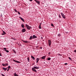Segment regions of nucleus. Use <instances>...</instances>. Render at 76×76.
<instances>
[{
  "mask_svg": "<svg viewBox=\"0 0 76 76\" xmlns=\"http://www.w3.org/2000/svg\"><path fill=\"white\" fill-rule=\"evenodd\" d=\"M37 3H38V4H39V3H40V2H39V1H38V2H37Z\"/></svg>",
  "mask_w": 76,
  "mask_h": 76,
  "instance_id": "cd10ccee",
  "label": "nucleus"
},
{
  "mask_svg": "<svg viewBox=\"0 0 76 76\" xmlns=\"http://www.w3.org/2000/svg\"><path fill=\"white\" fill-rule=\"evenodd\" d=\"M40 48H41V49H42V47H40Z\"/></svg>",
  "mask_w": 76,
  "mask_h": 76,
  "instance_id": "79ce46f5",
  "label": "nucleus"
},
{
  "mask_svg": "<svg viewBox=\"0 0 76 76\" xmlns=\"http://www.w3.org/2000/svg\"><path fill=\"white\" fill-rule=\"evenodd\" d=\"M21 31L22 32H25L26 31V29H25V28H23L22 30Z\"/></svg>",
  "mask_w": 76,
  "mask_h": 76,
  "instance_id": "423d86ee",
  "label": "nucleus"
},
{
  "mask_svg": "<svg viewBox=\"0 0 76 76\" xmlns=\"http://www.w3.org/2000/svg\"><path fill=\"white\" fill-rule=\"evenodd\" d=\"M14 75L15 76H17V74H16V73H15L14 74Z\"/></svg>",
  "mask_w": 76,
  "mask_h": 76,
  "instance_id": "a211bd4d",
  "label": "nucleus"
},
{
  "mask_svg": "<svg viewBox=\"0 0 76 76\" xmlns=\"http://www.w3.org/2000/svg\"><path fill=\"white\" fill-rule=\"evenodd\" d=\"M9 70V69H7V72H8Z\"/></svg>",
  "mask_w": 76,
  "mask_h": 76,
  "instance_id": "e433bc0d",
  "label": "nucleus"
},
{
  "mask_svg": "<svg viewBox=\"0 0 76 76\" xmlns=\"http://www.w3.org/2000/svg\"><path fill=\"white\" fill-rule=\"evenodd\" d=\"M20 19L22 20V21H23V22H24V19H23L22 18H21V17H19Z\"/></svg>",
  "mask_w": 76,
  "mask_h": 76,
  "instance_id": "ddd939ff",
  "label": "nucleus"
},
{
  "mask_svg": "<svg viewBox=\"0 0 76 76\" xmlns=\"http://www.w3.org/2000/svg\"><path fill=\"white\" fill-rule=\"evenodd\" d=\"M74 52H75V53H76V50H74Z\"/></svg>",
  "mask_w": 76,
  "mask_h": 76,
  "instance_id": "4c0bfd02",
  "label": "nucleus"
},
{
  "mask_svg": "<svg viewBox=\"0 0 76 76\" xmlns=\"http://www.w3.org/2000/svg\"><path fill=\"white\" fill-rule=\"evenodd\" d=\"M26 27L27 28V29L28 30H30V29L31 28V27L29 25L27 24L26 25Z\"/></svg>",
  "mask_w": 76,
  "mask_h": 76,
  "instance_id": "f03ea898",
  "label": "nucleus"
},
{
  "mask_svg": "<svg viewBox=\"0 0 76 76\" xmlns=\"http://www.w3.org/2000/svg\"><path fill=\"white\" fill-rule=\"evenodd\" d=\"M31 58H32L34 60H35V57L32 56H31Z\"/></svg>",
  "mask_w": 76,
  "mask_h": 76,
  "instance_id": "f8f14e48",
  "label": "nucleus"
},
{
  "mask_svg": "<svg viewBox=\"0 0 76 76\" xmlns=\"http://www.w3.org/2000/svg\"><path fill=\"white\" fill-rule=\"evenodd\" d=\"M51 26H54V25H53V23H52L51 24Z\"/></svg>",
  "mask_w": 76,
  "mask_h": 76,
  "instance_id": "c85d7f7f",
  "label": "nucleus"
},
{
  "mask_svg": "<svg viewBox=\"0 0 76 76\" xmlns=\"http://www.w3.org/2000/svg\"><path fill=\"white\" fill-rule=\"evenodd\" d=\"M14 11H15V12H17V10H16V9H14Z\"/></svg>",
  "mask_w": 76,
  "mask_h": 76,
  "instance_id": "a878e982",
  "label": "nucleus"
},
{
  "mask_svg": "<svg viewBox=\"0 0 76 76\" xmlns=\"http://www.w3.org/2000/svg\"><path fill=\"white\" fill-rule=\"evenodd\" d=\"M22 41H23V42H25V43H28V42L27 41H24L23 40H22Z\"/></svg>",
  "mask_w": 76,
  "mask_h": 76,
  "instance_id": "1a4fd4ad",
  "label": "nucleus"
},
{
  "mask_svg": "<svg viewBox=\"0 0 76 76\" xmlns=\"http://www.w3.org/2000/svg\"><path fill=\"white\" fill-rule=\"evenodd\" d=\"M69 58L70 60H72V59H71V58H70V57H69Z\"/></svg>",
  "mask_w": 76,
  "mask_h": 76,
  "instance_id": "473e14b6",
  "label": "nucleus"
},
{
  "mask_svg": "<svg viewBox=\"0 0 76 76\" xmlns=\"http://www.w3.org/2000/svg\"><path fill=\"white\" fill-rule=\"evenodd\" d=\"M36 1L37 2V3L38 1L37 0Z\"/></svg>",
  "mask_w": 76,
  "mask_h": 76,
  "instance_id": "a19ab883",
  "label": "nucleus"
},
{
  "mask_svg": "<svg viewBox=\"0 0 76 76\" xmlns=\"http://www.w3.org/2000/svg\"><path fill=\"white\" fill-rule=\"evenodd\" d=\"M61 15L63 16H64V14L62 12H61Z\"/></svg>",
  "mask_w": 76,
  "mask_h": 76,
  "instance_id": "aec40b11",
  "label": "nucleus"
},
{
  "mask_svg": "<svg viewBox=\"0 0 76 76\" xmlns=\"http://www.w3.org/2000/svg\"><path fill=\"white\" fill-rule=\"evenodd\" d=\"M33 64H33L32 65H33Z\"/></svg>",
  "mask_w": 76,
  "mask_h": 76,
  "instance_id": "de8ad7c7",
  "label": "nucleus"
},
{
  "mask_svg": "<svg viewBox=\"0 0 76 76\" xmlns=\"http://www.w3.org/2000/svg\"><path fill=\"white\" fill-rule=\"evenodd\" d=\"M5 34H6V32L3 31V33L2 34V35H5Z\"/></svg>",
  "mask_w": 76,
  "mask_h": 76,
  "instance_id": "6e6552de",
  "label": "nucleus"
},
{
  "mask_svg": "<svg viewBox=\"0 0 76 76\" xmlns=\"http://www.w3.org/2000/svg\"><path fill=\"white\" fill-rule=\"evenodd\" d=\"M13 60L14 61H15V62H16V63H20V61H16L14 59H13Z\"/></svg>",
  "mask_w": 76,
  "mask_h": 76,
  "instance_id": "20e7f679",
  "label": "nucleus"
},
{
  "mask_svg": "<svg viewBox=\"0 0 76 76\" xmlns=\"http://www.w3.org/2000/svg\"><path fill=\"white\" fill-rule=\"evenodd\" d=\"M42 39L43 38L42 37Z\"/></svg>",
  "mask_w": 76,
  "mask_h": 76,
  "instance_id": "49530a36",
  "label": "nucleus"
},
{
  "mask_svg": "<svg viewBox=\"0 0 76 76\" xmlns=\"http://www.w3.org/2000/svg\"><path fill=\"white\" fill-rule=\"evenodd\" d=\"M39 69V67L34 66L32 68V71L35 72H37V70H36V69Z\"/></svg>",
  "mask_w": 76,
  "mask_h": 76,
  "instance_id": "f257e3e1",
  "label": "nucleus"
},
{
  "mask_svg": "<svg viewBox=\"0 0 76 76\" xmlns=\"http://www.w3.org/2000/svg\"><path fill=\"white\" fill-rule=\"evenodd\" d=\"M48 44L49 46H50L51 45V40H48Z\"/></svg>",
  "mask_w": 76,
  "mask_h": 76,
  "instance_id": "7ed1b4c3",
  "label": "nucleus"
},
{
  "mask_svg": "<svg viewBox=\"0 0 76 76\" xmlns=\"http://www.w3.org/2000/svg\"><path fill=\"white\" fill-rule=\"evenodd\" d=\"M39 60H40L39 58H37L36 59V60H37L36 63H38V61H39Z\"/></svg>",
  "mask_w": 76,
  "mask_h": 76,
  "instance_id": "0eeeda50",
  "label": "nucleus"
},
{
  "mask_svg": "<svg viewBox=\"0 0 76 76\" xmlns=\"http://www.w3.org/2000/svg\"><path fill=\"white\" fill-rule=\"evenodd\" d=\"M48 60H51V58L49 57L48 58H47Z\"/></svg>",
  "mask_w": 76,
  "mask_h": 76,
  "instance_id": "f3484780",
  "label": "nucleus"
},
{
  "mask_svg": "<svg viewBox=\"0 0 76 76\" xmlns=\"http://www.w3.org/2000/svg\"><path fill=\"white\" fill-rule=\"evenodd\" d=\"M50 54H51V53L49 52V53H48V54H49V55H50Z\"/></svg>",
  "mask_w": 76,
  "mask_h": 76,
  "instance_id": "f704fd0d",
  "label": "nucleus"
},
{
  "mask_svg": "<svg viewBox=\"0 0 76 76\" xmlns=\"http://www.w3.org/2000/svg\"><path fill=\"white\" fill-rule=\"evenodd\" d=\"M17 76H19V75H17Z\"/></svg>",
  "mask_w": 76,
  "mask_h": 76,
  "instance_id": "a18cd8bd",
  "label": "nucleus"
},
{
  "mask_svg": "<svg viewBox=\"0 0 76 76\" xmlns=\"http://www.w3.org/2000/svg\"><path fill=\"white\" fill-rule=\"evenodd\" d=\"M46 57V56H42V59H44V58H45Z\"/></svg>",
  "mask_w": 76,
  "mask_h": 76,
  "instance_id": "4468645a",
  "label": "nucleus"
},
{
  "mask_svg": "<svg viewBox=\"0 0 76 76\" xmlns=\"http://www.w3.org/2000/svg\"><path fill=\"white\" fill-rule=\"evenodd\" d=\"M8 69H10V66H9L8 67Z\"/></svg>",
  "mask_w": 76,
  "mask_h": 76,
  "instance_id": "bb28decb",
  "label": "nucleus"
},
{
  "mask_svg": "<svg viewBox=\"0 0 76 76\" xmlns=\"http://www.w3.org/2000/svg\"><path fill=\"white\" fill-rule=\"evenodd\" d=\"M65 64V65H67V63H66Z\"/></svg>",
  "mask_w": 76,
  "mask_h": 76,
  "instance_id": "c9c22d12",
  "label": "nucleus"
},
{
  "mask_svg": "<svg viewBox=\"0 0 76 76\" xmlns=\"http://www.w3.org/2000/svg\"><path fill=\"white\" fill-rule=\"evenodd\" d=\"M0 56H2V55H1V53L0 52Z\"/></svg>",
  "mask_w": 76,
  "mask_h": 76,
  "instance_id": "72a5a7b5",
  "label": "nucleus"
},
{
  "mask_svg": "<svg viewBox=\"0 0 76 76\" xmlns=\"http://www.w3.org/2000/svg\"><path fill=\"white\" fill-rule=\"evenodd\" d=\"M4 51H6V52H7V53H9V51L8 50H5Z\"/></svg>",
  "mask_w": 76,
  "mask_h": 76,
  "instance_id": "412c9836",
  "label": "nucleus"
},
{
  "mask_svg": "<svg viewBox=\"0 0 76 76\" xmlns=\"http://www.w3.org/2000/svg\"><path fill=\"white\" fill-rule=\"evenodd\" d=\"M41 25H42V23H40L39 24V26H41Z\"/></svg>",
  "mask_w": 76,
  "mask_h": 76,
  "instance_id": "393cba45",
  "label": "nucleus"
},
{
  "mask_svg": "<svg viewBox=\"0 0 76 76\" xmlns=\"http://www.w3.org/2000/svg\"><path fill=\"white\" fill-rule=\"evenodd\" d=\"M18 14H19V15H20V12L18 11Z\"/></svg>",
  "mask_w": 76,
  "mask_h": 76,
  "instance_id": "7c9ffc66",
  "label": "nucleus"
},
{
  "mask_svg": "<svg viewBox=\"0 0 76 76\" xmlns=\"http://www.w3.org/2000/svg\"><path fill=\"white\" fill-rule=\"evenodd\" d=\"M6 69L7 70V68H6Z\"/></svg>",
  "mask_w": 76,
  "mask_h": 76,
  "instance_id": "37998d69",
  "label": "nucleus"
},
{
  "mask_svg": "<svg viewBox=\"0 0 76 76\" xmlns=\"http://www.w3.org/2000/svg\"><path fill=\"white\" fill-rule=\"evenodd\" d=\"M62 17H63V18H64V19H66V17L64 15L62 16Z\"/></svg>",
  "mask_w": 76,
  "mask_h": 76,
  "instance_id": "6ab92c4d",
  "label": "nucleus"
},
{
  "mask_svg": "<svg viewBox=\"0 0 76 76\" xmlns=\"http://www.w3.org/2000/svg\"><path fill=\"white\" fill-rule=\"evenodd\" d=\"M37 37H36V36H35V35H34L33 36V39H35V38H37Z\"/></svg>",
  "mask_w": 76,
  "mask_h": 76,
  "instance_id": "9d476101",
  "label": "nucleus"
},
{
  "mask_svg": "<svg viewBox=\"0 0 76 76\" xmlns=\"http://www.w3.org/2000/svg\"><path fill=\"white\" fill-rule=\"evenodd\" d=\"M27 60H28V61H29V57L27 58Z\"/></svg>",
  "mask_w": 76,
  "mask_h": 76,
  "instance_id": "4be33fe9",
  "label": "nucleus"
},
{
  "mask_svg": "<svg viewBox=\"0 0 76 76\" xmlns=\"http://www.w3.org/2000/svg\"><path fill=\"white\" fill-rule=\"evenodd\" d=\"M33 37H32V36H31L30 37V38H29V39H33Z\"/></svg>",
  "mask_w": 76,
  "mask_h": 76,
  "instance_id": "dca6fc26",
  "label": "nucleus"
},
{
  "mask_svg": "<svg viewBox=\"0 0 76 76\" xmlns=\"http://www.w3.org/2000/svg\"><path fill=\"white\" fill-rule=\"evenodd\" d=\"M21 27L23 28H25V26H24V25L23 24H22L21 25Z\"/></svg>",
  "mask_w": 76,
  "mask_h": 76,
  "instance_id": "9b49d317",
  "label": "nucleus"
},
{
  "mask_svg": "<svg viewBox=\"0 0 76 76\" xmlns=\"http://www.w3.org/2000/svg\"><path fill=\"white\" fill-rule=\"evenodd\" d=\"M58 35V37H60V36H61V34H59Z\"/></svg>",
  "mask_w": 76,
  "mask_h": 76,
  "instance_id": "c756f323",
  "label": "nucleus"
},
{
  "mask_svg": "<svg viewBox=\"0 0 76 76\" xmlns=\"http://www.w3.org/2000/svg\"><path fill=\"white\" fill-rule=\"evenodd\" d=\"M4 50H7V49L6 48H4Z\"/></svg>",
  "mask_w": 76,
  "mask_h": 76,
  "instance_id": "2f4dec72",
  "label": "nucleus"
},
{
  "mask_svg": "<svg viewBox=\"0 0 76 76\" xmlns=\"http://www.w3.org/2000/svg\"><path fill=\"white\" fill-rule=\"evenodd\" d=\"M2 69L3 70H5V71H6V70H7V69H6V68H4V67H3L2 68Z\"/></svg>",
  "mask_w": 76,
  "mask_h": 76,
  "instance_id": "2eb2a0df",
  "label": "nucleus"
},
{
  "mask_svg": "<svg viewBox=\"0 0 76 76\" xmlns=\"http://www.w3.org/2000/svg\"><path fill=\"white\" fill-rule=\"evenodd\" d=\"M2 65L3 66H8V64H3Z\"/></svg>",
  "mask_w": 76,
  "mask_h": 76,
  "instance_id": "39448f33",
  "label": "nucleus"
},
{
  "mask_svg": "<svg viewBox=\"0 0 76 76\" xmlns=\"http://www.w3.org/2000/svg\"><path fill=\"white\" fill-rule=\"evenodd\" d=\"M39 29H41L42 28V27H41V26H39Z\"/></svg>",
  "mask_w": 76,
  "mask_h": 76,
  "instance_id": "5701e85b",
  "label": "nucleus"
},
{
  "mask_svg": "<svg viewBox=\"0 0 76 76\" xmlns=\"http://www.w3.org/2000/svg\"><path fill=\"white\" fill-rule=\"evenodd\" d=\"M13 51L14 52V53H16V52L15 51V50L14 49L13 50Z\"/></svg>",
  "mask_w": 76,
  "mask_h": 76,
  "instance_id": "b1692460",
  "label": "nucleus"
},
{
  "mask_svg": "<svg viewBox=\"0 0 76 76\" xmlns=\"http://www.w3.org/2000/svg\"><path fill=\"white\" fill-rule=\"evenodd\" d=\"M30 1H32V0H29Z\"/></svg>",
  "mask_w": 76,
  "mask_h": 76,
  "instance_id": "ea45409f",
  "label": "nucleus"
},
{
  "mask_svg": "<svg viewBox=\"0 0 76 76\" xmlns=\"http://www.w3.org/2000/svg\"><path fill=\"white\" fill-rule=\"evenodd\" d=\"M34 1H36L37 0H34Z\"/></svg>",
  "mask_w": 76,
  "mask_h": 76,
  "instance_id": "c03bdc74",
  "label": "nucleus"
},
{
  "mask_svg": "<svg viewBox=\"0 0 76 76\" xmlns=\"http://www.w3.org/2000/svg\"><path fill=\"white\" fill-rule=\"evenodd\" d=\"M59 17L60 18H61V16H60V15H59Z\"/></svg>",
  "mask_w": 76,
  "mask_h": 76,
  "instance_id": "58836bf2",
  "label": "nucleus"
}]
</instances>
